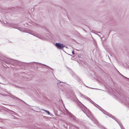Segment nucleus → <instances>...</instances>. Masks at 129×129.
I'll use <instances>...</instances> for the list:
<instances>
[{
  "mask_svg": "<svg viewBox=\"0 0 129 129\" xmlns=\"http://www.w3.org/2000/svg\"><path fill=\"white\" fill-rule=\"evenodd\" d=\"M121 75H122V76H123V77H124V76H123V75H122V74H121Z\"/></svg>",
  "mask_w": 129,
  "mask_h": 129,
  "instance_id": "obj_17",
  "label": "nucleus"
},
{
  "mask_svg": "<svg viewBox=\"0 0 129 129\" xmlns=\"http://www.w3.org/2000/svg\"><path fill=\"white\" fill-rule=\"evenodd\" d=\"M77 105L81 109L82 108L83 105L80 102Z\"/></svg>",
  "mask_w": 129,
  "mask_h": 129,
  "instance_id": "obj_6",
  "label": "nucleus"
},
{
  "mask_svg": "<svg viewBox=\"0 0 129 129\" xmlns=\"http://www.w3.org/2000/svg\"><path fill=\"white\" fill-rule=\"evenodd\" d=\"M108 116H109L111 117L112 118L114 119H115V120H116L115 119L116 118L113 116L112 115H110V114H108V115H107Z\"/></svg>",
  "mask_w": 129,
  "mask_h": 129,
  "instance_id": "obj_7",
  "label": "nucleus"
},
{
  "mask_svg": "<svg viewBox=\"0 0 129 129\" xmlns=\"http://www.w3.org/2000/svg\"><path fill=\"white\" fill-rule=\"evenodd\" d=\"M43 65L44 66H46V65H45V64H43Z\"/></svg>",
  "mask_w": 129,
  "mask_h": 129,
  "instance_id": "obj_16",
  "label": "nucleus"
},
{
  "mask_svg": "<svg viewBox=\"0 0 129 129\" xmlns=\"http://www.w3.org/2000/svg\"><path fill=\"white\" fill-rule=\"evenodd\" d=\"M88 100H89V101L91 102V103H92V104H94H94L95 103L93 101H92L91 100L90 98H88Z\"/></svg>",
  "mask_w": 129,
  "mask_h": 129,
  "instance_id": "obj_9",
  "label": "nucleus"
},
{
  "mask_svg": "<svg viewBox=\"0 0 129 129\" xmlns=\"http://www.w3.org/2000/svg\"><path fill=\"white\" fill-rule=\"evenodd\" d=\"M10 27H12L13 28L17 29H18L21 30V28L20 27L18 26L17 25L15 24L12 23H9L7 24Z\"/></svg>",
  "mask_w": 129,
  "mask_h": 129,
  "instance_id": "obj_3",
  "label": "nucleus"
},
{
  "mask_svg": "<svg viewBox=\"0 0 129 129\" xmlns=\"http://www.w3.org/2000/svg\"><path fill=\"white\" fill-rule=\"evenodd\" d=\"M31 34L32 35H34V36H35V35H33V34Z\"/></svg>",
  "mask_w": 129,
  "mask_h": 129,
  "instance_id": "obj_18",
  "label": "nucleus"
},
{
  "mask_svg": "<svg viewBox=\"0 0 129 129\" xmlns=\"http://www.w3.org/2000/svg\"><path fill=\"white\" fill-rule=\"evenodd\" d=\"M59 81V82H58V83H61V82L60 81Z\"/></svg>",
  "mask_w": 129,
  "mask_h": 129,
  "instance_id": "obj_15",
  "label": "nucleus"
},
{
  "mask_svg": "<svg viewBox=\"0 0 129 129\" xmlns=\"http://www.w3.org/2000/svg\"><path fill=\"white\" fill-rule=\"evenodd\" d=\"M62 49L63 47H66L67 48V46L66 45H63V44H62Z\"/></svg>",
  "mask_w": 129,
  "mask_h": 129,
  "instance_id": "obj_11",
  "label": "nucleus"
},
{
  "mask_svg": "<svg viewBox=\"0 0 129 129\" xmlns=\"http://www.w3.org/2000/svg\"><path fill=\"white\" fill-rule=\"evenodd\" d=\"M11 97H12L13 98H18L15 97V96H14L13 95H12V96H11Z\"/></svg>",
  "mask_w": 129,
  "mask_h": 129,
  "instance_id": "obj_12",
  "label": "nucleus"
},
{
  "mask_svg": "<svg viewBox=\"0 0 129 129\" xmlns=\"http://www.w3.org/2000/svg\"><path fill=\"white\" fill-rule=\"evenodd\" d=\"M95 104L96 105L95 106L97 107H99V106L97 104H96L95 103Z\"/></svg>",
  "mask_w": 129,
  "mask_h": 129,
  "instance_id": "obj_13",
  "label": "nucleus"
},
{
  "mask_svg": "<svg viewBox=\"0 0 129 129\" xmlns=\"http://www.w3.org/2000/svg\"><path fill=\"white\" fill-rule=\"evenodd\" d=\"M43 111H44L45 112H46L48 114V115L50 114V112L48 111L47 110H44V109H43Z\"/></svg>",
  "mask_w": 129,
  "mask_h": 129,
  "instance_id": "obj_8",
  "label": "nucleus"
},
{
  "mask_svg": "<svg viewBox=\"0 0 129 129\" xmlns=\"http://www.w3.org/2000/svg\"><path fill=\"white\" fill-rule=\"evenodd\" d=\"M11 60L10 59H8L7 61L5 60L4 61V62L6 63L9 64L10 63Z\"/></svg>",
  "mask_w": 129,
  "mask_h": 129,
  "instance_id": "obj_5",
  "label": "nucleus"
},
{
  "mask_svg": "<svg viewBox=\"0 0 129 129\" xmlns=\"http://www.w3.org/2000/svg\"><path fill=\"white\" fill-rule=\"evenodd\" d=\"M65 113L68 116H69L70 118L74 121H78V119L76 117L73 115L70 112L67 110H66Z\"/></svg>",
  "mask_w": 129,
  "mask_h": 129,
  "instance_id": "obj_1",
  "label": "nucleus"
},
{
  "mask_svg": "<svg viewBox=\"0 0 129 129\" xmlns=\"http://www.w3.org/2000/svg\"><path fill=\"white\" fill-rule=\"evenodd\" d=\"M118 123L119 124V125L121 128V129H124V128H123V127L122 126V125L121 124H119L118 122Z\"/></svg>",
  "mask_w": 129,
  "mask_h": 129,
  "instance_id": "obj_10",
  "label": "nucleus"
},
{
  "mask_svg": "<svg viewBox=\"0 0 129 129\" xmlns=\"http://www.w3.org/2000/svg\"><path fill=\"white\" fill-rule=\"evenodd\" d=\"M72 53L73 55H74V51H72Z\"/></svg>",
  "mask_w": 129,
  "mask_h": 129,
  "instance_id": "obj_14",
  "label": "nucleus"
},
{
  "mask_svg": "<svg viewBox=\"0 0 129 129\" xmlns=\"http://www.w3.org/2000/svg\"><path fill=\"white\" fill-rule=\"evenodd\" d=\"M56 47L58 49H62V44L61 43H56L55 44Z\"/></svg>",
  "mask_w": 129,
  "mask_h": 129,
  "instance_id": "obj_4",
  "label": "nucleus"
},
{
  "mask_svg": "<svg viewBox=\"0 0 129 129\" xmlns=\"http://www.w3.org/2000/svg\"><path fill=\"white\" fill-rule=\"evenodd\" d=\"M129 98L126 95H123L122 98V101L127 106H128L129 105Z\"/></svg>",
  "mask_w": 129,
  "mask_h": 129,
  "instance_id": "obj_2",
  "label": "nucleus"
}]
</instances>
